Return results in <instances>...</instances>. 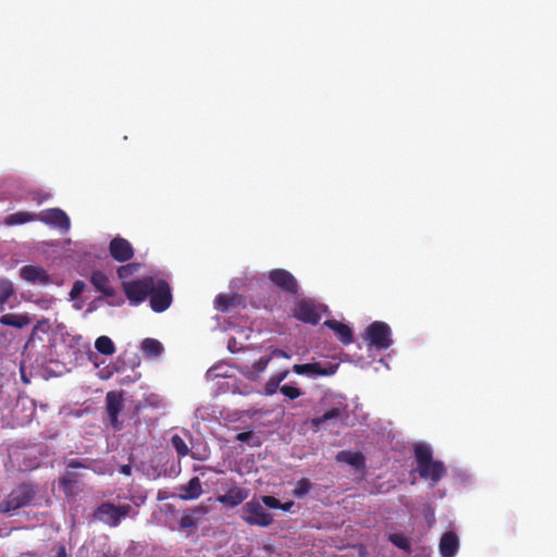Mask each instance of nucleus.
<instances>
[{"instance_id":"f257e3e1","label":"nucleus","mask_w":557,"mask_h":557,"mask_svg":"<svg viewBox=\"0 0 557 557\" xmlns=\"http://www.w3.org/2000/svg\"><path fill=\"white\" fill-rule=\"evenodd\" d=\"M414 458L420 478L430 481L432 486L436 485L446 474L444 463L433 459L432 449L428 445L418 444L414 447Z\"/></svg>"},{"instance_id":"f03ea898","label":"nucleus","mask_w":557,"mask_h":557,"mask_svg":"<svg viewBox=\"0 0 557 557\" xmlns=\"http://www.w3.org/2000/svg\"><path fill=\"white\" fill-rule=\"evenodd\" d=\"M37 492V486L33 483L16 485L0 503V512L12 516L16 510L33 505Z\"/></svg>"},{"instance_id":"7ed1b4c3","label":"nucleus","mask_w":557,"mask_h":557,"mask_svg":"<svg viewBox=\"0 0 557 557\" xmlns=\"http://www.w3.org/2000/svg\"><path fill=\"white\" fill-rule=\"evenodd\" d=\"M136 515L137 512L133 509L132 505H114L110 502L100 504L94 511L95 519L110 528H116L123 519L135 517Z\"/></svg>"},{"instance_id":"20e7f679","label":"nucleus","mask_w":557,"mask_h":557,"mask_svg":"<svg viewBox=\"0 0 557 557\" xmlns=\"http://www.w3.org/2000/svg\"><path fill=\"white\" fill-rule=\"evenodd\" d=\"M242 519L248 525L269 527L273 522L272 513L268 512L259 499L252 498L242 507Z\"/></svg>"},{"instance_id":"39448f33","label":"nucleus","mask_w":557,"mask_h":557,"mask_svg":"<svg viewBox=\"0 0 557 557\" xmlns=\"http://www.w3.org/2000/svg\"><path fill=\"white\" fill-rule=\"evenodd\" d=\"M153 285L149 295L150 308L154 312H163L173 301L170 284L163 278H154Z\"/></svg>"},{"instance_id":"423d86ee","label":"nucleus","mask_w":557,"mask_h":557,"mask_svg":"<svg viewBox=\"0 0 557 557\" xmlns=\"http://www.w3.org/2000/svg\"><path fill=\"white\" fill-rule=\"evenodd\" d=\"M84 468L88 469L89 465L79 459H71L67 462V469L62 476L59 478V487L63 491L66 497H75L79 493L78 478L79 475L70 469Z\"/></svg>"},{"instance_id":"0eeeda50","label":"nucleus","mask_w":557,"mask_h":557,"mask_svg":"<svg viewBox=\"0 0 557 557\" xmlns=\"http://www.w3.org/2000/svg\"><path fill=\"white\" fill-rule=\"evenodd\" d=\"M366 339L376 349H387L393 343L391 327L385 322L375 321L367 327Z\"/></svg>"},{"instance_id":"6e6552de","label":"nucleus","mask_w":557,"mask_h":557,"mask_svg":"<svg viewBox=\"0 0 557 557\" xmlns=\"http://www.w3.org/2000/svg\"><path fill=\"white\" fill-rule=\"evenodd\" d=\"M154 277L146 276L140 280L126 282L123 284L127 299L133 304L144 301L151 293Z\"/></svg>"},{"instance_id":"1a4fd4ad","label":"nucleus","mask_w":557,"mask_h":557,"mask_svg":"<svg viewBox=\"0 0 557 557\" xmlns=\"http://www.w3.org/2000/svg\"><path fill=\"white\" fill-rule=\"evenodd\" d=\"M269 281L283 293L297 296L299 284L296 277L285 269H273L268 273Z\"/></svg>"},{"instance_id":"9d476101","label":"nucleus","mask_w":557,"mask_h":557,"mask_svg":"<svg viewBox=\"0 0 557 557\" xmlns=\"http://www.w3.org/2000/svg\"><path fill=\"white\" fill-rule=\"evenodd\" d=\"M293 315L297 320L312 325L319 324L321 320V314L318 311L313 300L309 298H304L296 304Z\"/></svg>"},{"instance_id":"9b49d317","label":"nucleus","mask_w":557,"mask_h":557,"mask_svg":"<svg viewBox=\"0 0 557 557\" xmlns=\"http://www.w3.org/2000/svg\"><path fill=\"white\" fill-rule=\"evenodd\" d=\"M37 220L45 224L58 227L61 231H69L71 226L67 214L59 208L42 210L37 214Z\"/></svg>"},{"instance_id":"f8f14e48","label":"nucleus","mask_w":557,"mask_h":557,"mask_svg":"<svg viewBox=\"0 0 557 557\" xmlns=\"http://www.w3.org/2000/svg\"><path fill=\"white\" fill-rule=\"evenodd\" d=\"M20 276L33 285L46 286L52 283L49 273L39 265L27 264L20 269Z\"/></svg>"},{"instance_id":"ddd939ff","label":"nucleus","mask_w":557,"mask_h":557,"mask_svg":"<svg viewBox=\"0 0 557 557\" xmlns=\"http://www.w3.org/2000/svg\"><path fill=\"white\" fill-rule=\"evenodd\" d=\"M109 251L112 259L117 262L129 261L134 257L132 244L123 237H114L109 244Z\"/></svg>"},{"instance_id":"4468645a","label":"nucleus","mask_w":557,"mask_h":557,"mask_svg":"<svg viewBox=\"0 0 557 557\" xmlns=\"http://www.w3.org/2000/svg\"><path fill=\"white\" fill-rule=\"evenodd\" d=\"M107 403V412L109 416V420L111 425L114 429H120L121 423L119 422V413L123 408V397L121 394L115 392H109L106 396Z\"/></svg>"},{"instance_id":"2eb2a0df","label":"nucleus","mask_w":557,"mask_h":557,"mask_svg":"<svg viewBox=\"0 0 557 557\" xmlns=\"http://www.w3.org/2000/svg\"><path fill=\"white\" fill-rule=\"evenodd\" d=\"M248 495V490L239 486H232L225 494L219 495L216 500L226 508H234L243 504Z\"/></svg>"},{"instance_id":"dca6fc26","label":"nucleus","mask_w":557,"mask_h":557,"mask_svg":"<svg viewBox=\"0 0 557 557\" xmlns=\"http://www.w3.org/2000/svg\"><path fill=\"white\" fill-rule=\"evenodd\" d=\"M178 497L183 500L197 499L202 494V485L198 476L191 478L187 484L178 486Z\"/></svg>"},{"instance_id":"f3484780","label":"nucleus","mask_w":557,"mask_h":557,"mask_svg":"<svg viewBox=\"0 0 557 557\" xmlns=\"http://www.w3.org/2000/svg\"><path fill=\"white\" fill-rule=\"evenodd\" d=\"M459 548L458 536L454 532H446L441 537L440 553L443 557H454Z\"/></svg>"},{"instance_id":"a211bd4d","label":"nucleus","mask_w":557,"mask_h":557,"mask_svg":"<svg viewBox=\"0 0 557 557\" xmlns=\"http://www.w3.org/2000/svg\"><path fill=\"white\" fill-rule=\"evenodd\" d=\"M90 283L94 287L107 297L115 295L114 288L111 286L109 277L101 271H92Z\"/></svg>"},{"instance_id":"6ab92c4d","label":"nucleus","mask_w":557,"mask_h":557,"mask_svg":"<svg viewBox=\"0 0 557 557\" xmlns=\"http://www.w3.org/2000/svg\"><path fill=\"white\" fill-rule=\"evenodd\" d=\"M324 325L327 329L334 331L335 334L337 335V338L344 345H348L352 342V331L347 324L342 323L337 320L331 319V320H326L324 322Z\"/></svg>"},{"instance_id":"aec40b11","label":"nucleus","mask_w":557,"mask_h":557,"mask_svg":"<svg viewBox=\"0 0 557 557\" xmlns=\"http://www.w3.org/2000/svg\"><path fill=\"white\" fill-rule=\"evenodd\" d=\"M345 413V407H332L326 410L323 414L317 416L311 419V426L319 429L321 425L329 421L338 420Z\"/></svg>"},{"instance_id":"412c9836","label":"nucleus","mask_w":557,"mask_h":557,"mask_svg":"<svg viewBox=\"0 0 557 557\" xmlns=\"http://www.w3.org/2000/svg\"><path fill=\"white\" fill-rule=\"evenodd\" d=\"M336 460L359 469L364 467L366 458L360 451L341 450L336 455Z\"/></svg>"},{"instance_id":"4be33fe9","label":"nucleus","mask_w":557,"mask_h":557,"mask_svg":"<svg viewBox=\"0 0 557 557\" xmlns=\"http://www.w3.org/2000/svg\"><path fill=\"white\" fill-rule=\"evenodd\" d=\"M0 323L7 326L23 329L30 323V318L27 314L7 313L0 317Z\"/></svg>"},{"instance_id":"5701e85b","label":"nucleus","mask_w":557,"mask_h":557,"mask_svg":"<svg viewBox=\"0 0 557 557\" xmlns=\"http://www.w3.org/2000/svg\"><path fill=\"white\" fill-rule=\"evenodd\" d=\"M37 220V214L26 211H18L9 214L4 219V224L8 226L24 224Z\"/></svg>"},{"instance_id":"b1692460","label":"nucleus","mask_w":557,"mask_h":557,"mask_svg":"<svg viewBox=\"0 0 557 557\" xmlns=\"http://www.w3.org/2000/svg\"><path fill=\"white\" fill-rule=\"evenodd\" d=\"M95 348L102 355L112 356L115 352V346L112 339L106 335L99 336L95 342Z\"/></svg>"},{"instance_id":"393cba45","label":"nucleus","mask_w":557,"mask_h":557,"mask_svg":"<svg viewBox=\"0 0 557 557\" xmlns=\"http://www.w3.org/2000/svg\"><path fill=\"white\" fill-rule=\"evenodd\" d=\"M141 349L145 355L157 357L162 351V345L158 339L145 338L141 343Z\"/></svg>"},{"instance_id":"a878e982","label":"nucleus","mask_w":557,"mask_h":557,"mask_svg":"<svg viewBox=\"0 0 557 557\" xmlns=\"http://www.w3.org/2000/svg\"><path fill=\"white\" fill-rule=\"evenodd\" d=\"M235 296L219 294L214 299L215 309L221 312H226L235 305Z\"/></svg>"},{"instance_id":"bb28decb","label":"nucleus","mask_w":557,"mask_h":557,"mask_svg":"<svg viewBox=\"0 0 557 557\" xmlns=\"http://www.w3.org/2000/svg\"><path fill=\"white\" fill-rule=\"evenodd\" d=\"M388 541L395 545L396 547H398L399 549L406 552V553H410L411 552V545H410V541L407 536H405L404 534L401 533H391L388 534Z\"/></svg>"},{"instance_id":"cd10ccee","label":"nucleus","mask_w":557,"mask_h":557,"mask_svg":"<svg viewBox=\"0 0 557 557\" xmlns=\"http://www.w3.org/2000/svg\"><path fill=\"white\" fill-rule=\"evenodd\" d=\"M13 294L14 287L12 282L0 280V306L4 305Z\"/></svg>"},{"instance_id":"c85d7f7f","label":"nucleus","mask_w":557,"mask_h":557,"mask_svg":"<svg viewBox=\"0 0 557 557\" xmlns=\"http://www.w3.org/2000/svg\"><path fill=\"white\" fill-rule=\"evenodd\" d=\"M312 366H313L312 375H320V376L333 375L337 371V368H338V364L329 363L326 367H323L319 362H312Z\"/></svg>"},{"instance_id":"c756f323","label":"nucleus","mask_w":557,"mask_h":557,"mask_svg":"<svg viewBox=\"0 0 557 557\" xmlns=\"http://www.w3.org/2000/svg\"><path fill=\"white\" fill-rule=\"evenodd\" d=\"M171 444L180 457H185L189 454V447L178 434L172 436Z\"/></svg>"},{"instance_id":"7c9ffc66","label":"nucleus","mask_w":557,"mask_h":557,"mask_svg":"<svg viewBox=\"0 0 557 557\" xmlns=\"http://www.w3.org/2000/svg\"><path fill=\"white\" fill-rule=\"evenodd\" d=\"M310 488H311V482L308 479L302 478L297 481L296 486L293 491V494L295 497L301 498L310 491Z\"/></svg>"},{"instance_id":"2f4dec72","label":"nucleus","mask_w":557,"mask_h":557,"mask_svg":"<svg viewBox=\"0 0 557 557\" xmlns=\"http://www.w3.org/2000/svg\"><path fill=\"white\" fill-rule=\"evenodd\" d=\"M137 269H138V264H136V263H128L125 265H121L117 269V275L121 280H125V278L129 277L131 275H133L134 272L137 271Z\"/></svg>"},{"instance_id":"473e14b6","label":"nucleus","mask_w":557,"mask_h":557,"mask_svg":"<svg viewBox=\"0 0 557 557\" xmlns=\"http://www.w3.org/2000/svg\"><path fill=\"white\" fill-rule=\"evenodd\" d=\"M280 392L289 399H296L301 396V391L298 387L290 385H283L280 387Z\"/></svg>"},{"instance_id":"72a5a7b5","label":"nucleus","mask_w":557,"mask_h":557,"mask_svg":"<svg viewBox=\"0 0 557 557\" xmlns=\"http://www.w3.org/2000/svg\"><path fill=\"white\" fill-rule=\"evenodd\" d=\"M259 500L262 504V506L264 505L271 509H278V507L281 506V502L271 495L261 496Z\"/></svg>"},{"instance_id":"f704fd0d","label":"nucleus","mask_w":557,"mask_h":557,"mask_svg":"<svg viewBox=\"0 0 557 557\" xmlns=\"http://www.w3.org/2000/svg\"><path fill=\"white\" fill-rule=\"evenodd\" d=\"M312 363L295 364L293 371L298 375H312Z\"/></svg>"},{"instance_id":"c9c22d12","label":"nucleus","mask_w":557,"mask_h":557,"mask_svg":"<svg viewBox=\"0 0 557 557\" xmlns=\"http://www.w3.org/2000/svg\"><path fill=\"white\" fill-rule=\"evenodd\" d=\"M196 527V519L191 515H184L180 519V528L183 530Z\"/></svg>"},{"instance_id":"e433bc0d","label":"nucleus","mask_w":557,"mask_h":557,"mask_svg":"<svg viewBox=\"0 0 557 557\" xmlns=\"http://www.w3.org/2000/svg\"><path fill=\"white\" fill-rule=\"evenodd\" d=\"M280 384L273 379V376H271L264 385V393L265 395H273L277 389H280Z\"/></svg>"},{"instance_id":"4c0bfd02","label":"nucleus","mask_w":557,"mask_h":557,"mask_svg":"<svg viewBox=\"0 0 557 557\" xmlns=\"http://www.w3.org/2000/svg\"><path fill=\"white\" fill-rule=\"evenodd\" d=\"M270 361H271V357L270 356H262L258 360L255 361L253 369L257 372H262V371H264L267 369V367H268Z\"/></svg>"},{"instance_id":"58836bf2","label":"nucleus","mask_w":557,"mask_h":557,"mask_svg":"<svg viewBox=\"0 0 557 557\" xmlns=\"http://www.w3.org/2000/svg\"><path fill=\"white\" fill-rule=\"evenodd\" d=\"M84 289H85V283L83 281H75L72 286L70 295L72 298H76L84 292Z\"/></svg>"},{"instance_id":"ea45409f","label":"nucleus","mask_w":557,"mask_h":557,"mask_svg":"<svg viewBox=\"0 0 557 557\" xmlns=\"http://www.w3.org/2000/svg\"><path fill=\"white\" fill-rule=\"evenodd\" d=\"M33 200H35L37 203H41L50 198V195L48 193H35L32 196Z\"/></svg>"},{"instance_id":"a19ab883","label":"nucleus","mask_w":557,"mask_h":557,"mask_svg":"<svg viewBox=\"0 0 557 557\" xmlns=\"http://www.w3.org/2000/svg\"><path fill=\"white\" fill-rule=\"evenodd\" d=\"M271 358L272 357H277V358H284V359H289L290 358V355L288 352H286L285 350L283 349H274L272 351V355L270 356Z\"/></svg>"},{"instance_id":"79ce46f5","label":"nucleus","mask_w":557,"mask_h":557,"mask_svg":"<svg viewBox=\"0 0 557 557\" xmlns=\"http://www.w3.org/2000/svg\"><path fill=\"white\" fill-rule=\"evenodd\" d=\"M289 371L288 370H284L275 375H273V379L278 383L281 384L288 375Z\"/></svg>"},{"instance_id":"37998d69","label":"nucleus","mask_w":557,"mask_h":557,"mask_svg":"<svg viewBox=\"0 0 557 557\" xmlns=\"http://www.w3.org/2000/svg\"><path fill=\"white\" fill-rule=\"evenodd\" d=\"M251 437V432H242L236 435V440L239 442H246Z\"/></svg>"},{"instance_id":"c03bdc74","label":"nucleus","mask_w":557,"mask_h":557,"mask_svg":"<svg viewBox=\"0 0 557 557\" xmlns=\"http://www.w3.org/2000/svg\"><path fill=\"white\" fill-rule=\"evenodd\" d=\"M120 473L124 474V475H131L132 473V467L131 465H122L120 467Z\"/></svg>"},{"instance_id":"a18cd8bd","label":"nucleus","mask_w":557,"mask_h":557,"mask_svg":"<svg viewBox=\"0 0 557 557\" xmlns=\"http://www.w3.org/2000/svg\"><path fill=\"white\" fill-rule=\"evenodd\" d=\"M54 557H67L66 548H65L64 545H60L58 547V552H57V555Z\"/></svg>"},{"instance_id":"49530a36","label":"nucleus","mask_w":557,"mask_h":557,"mask_svg":"<svg viewBox=\"0 0 557 557\" xmlns=\"http://www.w3.org/2000/svg\"><path fill=\"white\" fill-rule=\"evenodd\" d=\"M293 506H294L293 502H287L284 504L281 503V506L278 507V509H282L283 511H289Z\"/></svg>"},{"instance_id":"de8ad7c7","label":"nucleus","mask_w":557,"mask_h":557,"mask_svg":"<svg viewBox=\"0 0 557 557\" xmlns=\"http://www.w3.org/2000/svg\"><path fill=\"white\" fill-rule=\"evenodd\" d=\"M103 557H119V555L116 553H114V554L108 553V554H104Z\"/></svg>"}]
</instances>
